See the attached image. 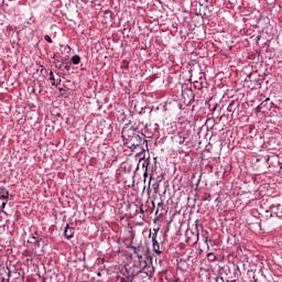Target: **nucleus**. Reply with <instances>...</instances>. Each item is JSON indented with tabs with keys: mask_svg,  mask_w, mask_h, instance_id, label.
<instances>
[{
	"mask_svg": "<svg viewBox=\"0 0 282 282\" xmlns=\"http://www.w3.org/2000/svg\"><path fill=\"white\" fill-rule=\"evenodd\" d=\"M160 210H164V202H160V203H158V209H156V213H155V215H158V213H160Z\"/></svg>",
	"mask_w": 282,
	"mask_h": 282,
	"instance_id": "nucleus-9",
	"label": "nucleus"
},
{
	"mask_svg": "<svg viewBox=\"0 0 282 282\" xmlns=\"http://www.w3.org/2000/svg\"><path fill=\"white\" fill-rule=\"evenodd\" d=\"M0 199H2L1 195H0Z\"/></svg>",
	"mask_w": 282,
	"mask_h": 282,
	"instance_id": "nucleus-19",
	"label": "nucleus"
},
{
	"mask_svg": "<svg viewBox=\"0 0 282 282\" xmlns=\"http://www.w3.org/2000/svg\"><path fill=\"white\" fill-rule=\"evenodd\" d=\"M4 272L7 273V279H10V276H12V272L10 271L9 268H7V269L4 270Z\"/></svg>",
	"mask_w": 282,
	"mask_h": 282,
	"instance_id": "nucleus-13",
	"label": "nucleus"
},
{
	"mask_svg": "<svg viewBox=\"0 0 282 282\" xmlns=\"http://www.w3.org/2000/svg\"><path fill=\"white\" fill-rule=\"evenodd\" d=\"M6 206H8V200L3 202V203L1 204V206H0L1 212L3 213V215H8V212L4 210V209H6Z\"/></svg>",
	"mask_w": 282,
	"mask_h": 282,
	"instance_id": "nucleus-10",
	"label": "nucleus"
},
{
	"mask_svg": "<svg viewBox=\"0 0 282 282\" xmlns=\"http://www.w3.org/2000/svg\"><path fill=\"white\" fill-rule=\"evenodd\" d=\"M74 228L69 227V225H66L65 230H64V235L66 237V239H72L74 237Z\"/></svg>",
	"mask_w": 282,
	"mask_h": 282,
	"instance_id": "nucleus-1",
	"label": "nucleus"
},
{
	"mask_svg": "<svg viewBox=\"0 0 282 282\" xmlns=\"http://www.w3.org/2000/svg\"><path fill=\"white\" fill-rule=\"evenodd\" d=\"M97 275L102 276V273L98 272Z\"/></svg>",
	"mask_w": 282,
	"mask_h": 282,
	"instance_id": "nucleus-16",
	"label": "nucleus"
},
{
	"mask_svg": "<svg viewBox=\"0 0 282 282\" xmlns=\"http://www.w3.org/2000/svg\"><path fill=\"white\" fill-rule=\"evenodd\" d=\"M207 259H208V261H216L217 260V256H215V253H213V252H209V253H207Z\"/></svg>",
	"mask_w": 282,
	"mask_h": 282,
	"instance_id": "nucleus-7",
	"label": "nucleus"
},
{
	"mask_svg": "<svg viewBox=\"0 0 282 282\" xmlns=\"http://www.w3.org/2000/svg\"><path fill=\"white\" fill-rule=\"evenodd\" d=\"M254 76H257V73L249 74L248 79H246V82L250 80V83H254V85H261V79H256Z\"/></svg>",
	"mask_w": 282,
	"mask_h": 282,
	"instance_id": "nucleus-2",
	"label": "nucleus"
},
{
	"mask_svg": "<svg viewBox=\"0 0 282 282\" xmlns=\"http://www.w3.org/2000/svg\"><path fill=\"white\" fill-rule=\"evenodd\" d=\"M44 41H46L47 43H54V41L52 40V37L50 35H45Z\"/></svg>",
	"mask_w": 282,
	"mask_h": 282,
	"instance_id": "nucleus-12",
	"label": "nucleus"
},
{
	"mask_svg": "<svg viewBox=\"0 0 282 282\" xmlns=\"http://www.w3.org/2000/svg\"><path fill=\"white\" fill-rule=\"evenodd\" d=\"M0 196L2 199L8 200L10 197V192L6 187H0Z\"/></svg>",
	"mask_w": 282,
	"mask_h": 282,
	"instance_id": "nucleus-3",
	"label": "nucleus"
},
{
	"mask_svg": "<svg viewBox=\"0 0 282 282\" xmlns=\"http://www.w3.org/2000/svg\"><path fill=\"white\" fill-rule=\"evenodd\" d=\"M152 241H158V231H155L152 236Z\"/></svg>",
	"mask_w": 282,
	"mask_h": 282,
	"instance_id": "nucleus-14",
	"label": "nucleus"
},
{
	"mask_svg": "<svg viewBox=\"0 0 282 282\" xmlns=\"http://www.w3.org/2000/svg\"><path fill=\"white\" fill-rule=\"evenodd\" d=\"M202 237H203L204 243H206L207 248H210V247L208 246V230H203Z\"/></svg>",
	"mask_w": 282,
	"mask_h": 282,
	"instance_id": "nucleus-6",
	"label": "nucleus"
},
{
	"mask_svg": "<svg viewBox=\"0 0 282 282\" xmlns=\"http://www.w3.org/2000/svg\"><path fill=\"white\" fill-rule=\"evenodd\" d=\"M158 230H160V228H158V229H154V232H156V235H158Z\"/></svg>",
	"mask_w": 282,
	"mask_h": 282,
	"instance_id": "nucleus-15",
	"label": "nucleus"
},
{
	"mask_svg": "<svg viewBox=\"0 0 282 282\" xmlns=\"http://www.w3.org/2000/svg\"><path fill=\"white\" fill-rule=\"evenodd\" d=\"M144 177H147V172L144 173Z\"/></svg>",
	"mask_w": 282,
	"mask_h": 282,
	"instance_id": "nucleus-18",
	"label": "nucleus"
},
{
	"mask_svg": "<svg viewBox=\"0 0 282 282\" xmlns=\"http://www.w3.org/2000/svg\"><path fill=\"white\" fill-rule=\"evenodd\" d=\"M153 208H155V203L152 202Z\"/></svg>",
	"mask_w": 282,
	"mask_h": 282,
	"instance_id": "nucleus-17",
	"label": "nucleus"
},
{
	"mask_svg": "<svg viewBox=\"0 0 282 282\" xmlns=\"http://www.w3.org/2000/svg\"><path fill=\"white\" fill-rule=\"evenodd\" d=\"M50 80L52 83L53 86H56L58 84H56V79L54 78V72H50Z\"/></svg>",
	"mask_w": 282,
	"mask_h": 282,
	"instance_id": "nucleus-8",
	"label": "nucleus"
},
{
	"mask_svg": "<svg viewBox=\"0 0 282 282\" xmlns=\"http://www.w3.org/2000/svg\"><path fill=\"white\" fill-rule=\"evenodd\" d=\"M70 61L73 65H80V55H74Z\"/></svg>",
	"mask_w": 282,
	"mask_h": 282,
	"instance_id": "nucleus-5",
	"label": "nucleus"
},
{
	"mask_svg": "<svg viewBox=\"0 0 282 282\" xmlns=\"http://www.w3.org/2000/svg\"><path fill=\"white\" fill-rule=\"evenodd\" d=\"M194 87H195L196 89H203V88H204V85H203L202 83H199V82H195V83H194Z\"/></svg>",
	"mask_w": 282,
	"mask_h": 282,
	"instance_id": "nucleus-11",
	"label": "nucleus"
},
{
	"mask_svg": "<svg viewBox=\"0 0 282 282\" xmlns=\"http://www.w3.org/2000/svg\"><path fill=\"white\" fill-rule=\"evenodd\" d=\"M152 246L155 254H162V250H160V242H158V240L152 241Z\"/></svg>",
	"mask_w": 282,
	"mask_h": 282,
	"instance_id": "nucleus-4",
	"label": "nucleus"
}]
</instances>
